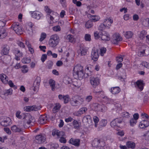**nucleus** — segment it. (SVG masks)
I'll list each match as a JSON object with an SVG mask.
<instances>
[{
    "label": "nucleus",
    "instance_id": "obj_1",
    "mask_svg": "<svg viewBox=\"0 0 149 149\" xmlns=\"http://www.w3.org/2000/svg\"><path fill=\"white\" fill-rule=\"evenodd\" d=\"M94 35L95 39L100 40L104 42L108 41L110 40L109 34L106 31H96L94 32Z\"/></svg>",
    "mask_w": 149,
    "mask_h": 149
},
{
    "label": "nucleus",
    "instance_id": "obj_55",
    "mask_svg": "<svg viewBox=\"0 0 149 149\" xmlns=\"http://www.w3.org/2000/svg\"><path fill=\"white\" fill-rule=\"evenodd\" d=\"M64 82L66 84H69L72 82V79L68 77H66L64 79Z\"/></svg>",
    "mask_w": 149,
    "mask_h": 149
},
{
    "label": "nucleus",
    "instance_id": "obj_56",
    "mask_svg": "<svg viewBox=\"0 0 149 149\" xmlns=\"http://www.w3.org/2000/svg\"><path fill=\"white\" fill-rule=\"evenodd\" d=\"M107 51L106 49L104 47H102L100 48V55L101 56H103L106 53Z\"/></svg>",
    "mask_w": 149,
    "mask_h": 149
},
{
    "label": "nucleus",
    "instance_id": "obj_13",
    "mask_svg": "<svg viewBox=\"0 0 149 149\" xmlns=\"http://www.w3.org/2000/svg\"><path fill=\"white\" fill-rule=\"evenodd\" d=\"M46 140V136L45 134H40L37 135L36 137V142L38 143L44 142Z\"/></svg>",
    "mask_w": 149,
    "mask_h": 149
},
{
    "label": "nucleus",
    "instance_id": "obj_45",
    "mask_svg": "<svg viewBox=\"0 0 149 149\" xmlns=\"http://www.w3.org/2000/svg\"><path fill=\"white\" fill-rule=\"evenodd\" d=\"M72 124L74 128L75 129H77L79 127L80 124L76 120H74Z\"/></svg>",
    "mask_w": 149,
    "mask_h": 149
},
{
    "label": "nucleus",
    "instance_id": "obj_7",
    "mask_svg": "<svg viewBox=\"0 0 149 149\" xmlns=\"http://www.w3.org/2000/svg\"><path fill=\"white\" fill-rule=\"evenodd\" d=\"M122 40V38L120 35L118 33H115L112 36L111 41L114 44H117Z\"/></svg>",
    "mask_w": 149,
    "mask_h": 149
},
{
    "label": "nucleus",
    "instance_id": "obj_11",
    "mask_svg": "<svg viewBox=\"0 0 149 149\" xmlns=\"http://www.w3.org/2000/svg\"><path fill=\"white\" fill-rule=\"evenodd\" d=\"M40 81V79L39 77H37L34 82L33 86L34 91L37 92L38 91Z\"/></svg>",
    "mask_w": 149,
    "mask_h": 149
},
{
    "label": "nucleus",
    "instance_id": "obj_30",
    "mask_svg": "<svg viewBox=\"0 0 149 149\" xmlns=\"http://www.w3.org/2000/svg\"><path fill=\"white\" fill-rule=\"evenodd\" d=\"M69 142L70 144L77 146L79 145L80 140L79 139L72 138L69 141Z\"/></svg>",
    "mask_w": 149,
    "mask_h": 149
},
{
    "label": "nucleus",
    "instance_id": "obj_47",
    "mask_svg": "<svg viewBox=\"0 0 149 149\" xmlns=\"http://www.w3.org/2000/svg\"><path fill=\"white\" fill-rule=\"evenodd\" d=\"M11 59V56L10 55H7L5 56L3 61L6 63H8L10 62Z\"/></svg>",
    "mask_w": 149,
    "mask_h": 149
},
{
    "label": "nucleus",
    "instance_id": "obj_33",
    "mask_svg": "<svg viewBox=\"0 0 149 149\" xmlns=\"http://www.w3.org/2000/svg\"><path fill=\"white\" fill-rule=\"evenodd\" d=\"M47 116L45 115L41 116L39 119V123L41 124H43L46 123L47 121Z\"/></svg>",
    "mask_w": 149,
    "mask_h": 149
},
{
    "label": "nucleus",
    "instance_id": "obj_41",
    "mask_svg": "<svg viewBox=\"0 0 149 149\" xmlns=\"http://www.w3.org/2000/svg\"><path fill=\"white\" fill-rule=\"evenodd\" d=\"M50 39L59 42V37L57 34H54L50 37Z\"/></svg>",
    "mask_w": 149,
    "mask_h": 149
},
{
    "label": "nucleus",
    "instance_id": "obj_28",
    "mask_svg": "<svg viewBox=\"0 0 149 149\" xmlns=\"http://www.w3.org/2000/svg\"><path fill=\"white\" fill-rule=\"evenodd\" d=\"M134 33L131 31H124L123 35L127 39H129L132 38Z\"/></svg>",
    "mask_w": 149,
    "mask_h": 149
},
{
    "label": "nucleus",
    "instance_id": "obj_22",
    "mask_svg": "<svg viewBox=\"0 0 149 149\" xmlns=\"http://www.w3.org/2000/svg\"><path fill=\"white\" fill-rule=\"evenodd\" d=\"M10 50L9 47L8 46L5 45L2 47L1 53L2 55H7L8 54Z\"/></svg>",
    "mask_w": 149,
    "mask_h": 149
},
{
    "label": "nucleus",
    "instance_id": "obj_52",
    "mask_svg": "<svg viewBox=\"0 0 149 149\" xmlns=\"http://www.w3.org/2000/svg\"><path fill=\"white\" fill-rule=\"evenodd\" d=\"M137 122V121L133 118H131L129 121L130 124V126L133 127L135 125Z\"/></svg>",
    "mask_w": 149,
    "mask_h": 149
},
{
    "label": "nucleus",
    "instance_id": "obj_27",
    "mask_svg": "<svg viewBox=\"0 0 149 149\" xmlns=\"http://www.w3.org/2000/svg\"><path fill=\"white\" fill-rule=\"evenodd\" d=\"M147 47L145 46H143L139 50L138 52V55L139 56L141 57L144 56L145 53V51L146 48H147Z\"/></svg>",
    "mask_w": 149,
    "mask_h": 149
},
{
    "label": "nucleus",
    "instance_id": "obj_4",
    "mask_svg": "<svg viewBox=\"0 0 149 149\" xmlns=\"http://www.w3.org/2000/svg\"><path fill=\"white\" fill-rule=\"evenodd\" d=\"M89 80L91 85L95 88L100 84V77H91Z\"/></svg>",
    "mask_w": 149,
    "mask_h": 149
},
{
    "label": "nucleus",
    "instance_id": "obj_5",
    "mask_svg": "<svg viewBox=\"0 0 149 149\" xmlns=\"http://www.w3.org/2000/svg\"><path fill=\"white\" fill-rule=\"evenodd\" d=\"M33 25L31 22H29L26 23L25 27V32L27 34L30 35H32L33 34Z\"/></svg>",
    "mask_w": 149,
    "mask_h": 149
},
{
    "label": "nucleus",
    "instance_id": "obj_38",
    "mask_svg": "<svg viewBox=\"0 0 149 149\" xmlns=\"http://www.w3.org/2000/svg\"><path fill=\"white\" fill-rule=\"evenodd\" d=\"M93 70V66L90 64L87 65L85 68V71L88 73L89 72L90 73L92 72Z\"/></svg>",
    "mask_w": 149,
    "mask_h": 149
},
{
    "label": "nucleus",
    "instance_id": "obj_53",
    "mask_svg": "<svg viewBox=\"0 0 149 149\" xmlns=\"http://www.w3.org/2000/svg\"><path fill=\"white\" fill-rule=\"evenodd\" d=\"M91 18L93 22H95L99 20L100 19V17L99 16L94 15L92 16Z\"/></svg>",
    "mask_w": 149,
    "mask_h": 149
},
{
    "label": "nucleus",
    "instance_id": "obj_59",
    "mask_svg": "<svg viewBox=\"0 0 149 149\" xmlns=\"http://www.w3.org/2000/svg\"><path fill=\"white\" fill-rule=\"evenodd\" d=\"M93 120L95 123V127H97L99 120V119L96 116H94L93 117Z\"/></svg>",
    "mask_w": 149,
    "mask_h": 149
},
{
    "label": "nucleus",
    "instance_id": "obj_64",
    "mask_svg": "<svg viewBox=\"0 0 149 149\" xmlns=\"http://www.w3.org/2000/svg\"><path fill=\"white\" fill-rule=\"evenodd\" d=\"M141 65L149 69V63L146 61H143L141 63Z\"/></svg>",
    "mask_w": 149,
    "mask_h": 149
},
{
    "label": "nucleus",
    "instance_id": "obj_21",
    "mask_svg": "<svg viewBox=\"0 0 149 149\" xmlns=\"http://www.w3.org/2000/svg\"><path fill=\"white\" fill-rule=\"evenodd\" d=\"M87 110L86 107H83L80 108L78 111L75 112L74 115L75 116H79L83 114Z\"/></svg>",
    "mask_w": 149,
    "mask_h": 149
},
{
    "label": "nucleus",
    "instance_id": "obj_16",
    "mask_svg": "<svg viewBox=\"0 0 149 149\" xmlns=\"http://www.w3.org/2000/svg\"><path fill=\"white\" fill-rule=\"evenodd\" d=\"M11 119L8 117H5L2 118L1 122V124L4 126H7L9 125L11 123Z\"/></svg>",
    "mask_w": 149,
    "mask_h": 149
},
{
    "label": "nucleus",
    "instance_id": "obj_42",
    "mask_svg": "<svg viewBox=\"0 0 149 149\" xmlns=\"http://www.w3.org/2000/svg\"><path fill=\"white\" fill-rule=\"evenodd\" d=\"M126 145L128 148H134L135 147V145L133 142L129 141L127 142Z\"/></svg>",
    "mask_w": 149,
    "mask_h": 149
},
{
    "label": "nucleus",
    "instance_id": "obj_2",
    "mask_svg": "<svg viewBox=\"0 0 149 149\" xmlns=\"http://www.w3.org/2000/svg\"><path fill=\"white\" fill-rule=\"evenodd\" d=\"M73 70V74L77 75L79 80L82 79L84 74L82 66L79 64L76 65L74 66Z\"/></svg>",
    "mask_w": 149,
    "mask_h": 149
},
{
    "label": "nucleus",
    "instance_id": "obj_8",
    "mask_svg": "<svg viewBox=\"0 0 149 149\" xmlns=\"http://www.w3.org/2000/svg\"><path fill=\"white\" fill-rule=\"evenodd\" d=\"M23 120L24 123L25 124H29L34 121L33 118L28 113H25Z\"/></svg>",
    "mask_w": 149,
    "mask_h": 149
},
{
    "label": "nucleus",
    "instance_id": "obj_25",
    "mask_svg": "<svg viewBox=\"0 0 149 149\" xmlns=\"http://www.w3.org/2000/svg\"><path fill=\"white\" fill-rule=\"evenodd\" d=\"M109 91L112 94L115 95L120 92V89L119 87H113L109 89Z\"/></svg>",
    "mask_w": 149,
    "mask_h": 149
},
{
    "label": "nucleus",
    "instance_id": "obj_26",
    "mask_svg": "<svg viewBox=\"0 0 149 149\" xmlns=\"http://www.w3.org/2000/svg\"><path fill=\"white\" fill-rule=\"evenodd\" d=\"M135 87L139 88L141 91L143 89V84L142 81L139 80L137 81L135 84Z\"/></svg>",
    "mask_w": 149,
    "mask_h": 149
},
{
    "label": "nucleus",
    "instance_id": "obj_36",
    "mask_svg": "<svg viewBox=\"0 0 149 149\" xmlns=\"http://www.w3.org/2000/svg\"><path fill=\"white\" fill-rule=\"evenodd\" d=\"M146 34V32L144 30H143L139 34L138 36L141 40H143L145 38Z\"/></svg>",
    "mask_w": 149,
    "mask_h": 149
},
{
    "label": "nucleus",
    "instance_id": "obj_6",
    "mask_svg": "<svg viewBox=\"0 0 149 149\" xmlns=\"http://www.w3.org/2000/svg\"><path fill=\"white\" fill-rule=\"evenodd\" d=\"M13 29L18 35H20L22 33L23 30L22 26L18 23H14L12 26Z\"/></svg>",
    "mask_w": 149,
    "mask_h": 149
},
{
    "label": "nucleus",
    "instance_id": "obj_39",
    "mask_svg": "<svg viewBox=\"0 0 149 149\" xmlns=\"http://www.w3.org/2000/svg\"><path fill=\"white\" fill-rule=\"evenodd\" d=\"M58 43V42H57L51 39H49V46L52 47H54L56 46Z\"/></svg>",
    "mask_w": 149,
    "mask_h": 149
},
{
    "label": "nucleus",
    "instance_id": "obj_37",
    "mask_svg": "<svg viewBox=\"0 0 149 149\" xmlns=\"http://www.w3.org/2000/svg\"><path fill=\"white\" fill-rule=\"evenodd\" d=\"M49 84L50 86L51 87L52 90H54L55 87V82L52 79H50L49 81Z\"/></svg>",
    "mask_w": 149,
    "mask_h": 149
},
{
    "label": "nucleus",
    "instance_id": "obj_49",
    "mask_svg": "<svg viewBox=\"0 0 149 149\" xmlns=\"http://www.w3.org/2000/svg\"><path fill=\"white\" fill-rule=\"evenodd\" d=\"M107 123V120L105 119H103L101 120L99 123V125L102 127H105L106 126Z\"/></svg>",
    "mask_w": 149,
    "mask_h": 149
},
{
    "label": "nucleus",
    "instance_id": "obj_12",
    "mask_svg": "<svg viewBox=\"0 0 149 149\" xmlns=\"http://www.w3.org/2000/svg\"><path fill=\"white\" fill-rule=\"evenodd\" d=\"M98 49L96 48H93L92 50L91 57L94 61H96L98 58L99 55Z\"/></svg>",
    "mask_w": 149,
    "mask_h": 149
},
{
    "label": "nucleus",
    "instance_id": "obj_51",
    "mask_svg": "<svg viewBox=\"0 0 149 149\" xmlns=\"http://www.w3.org/2000/svg\"><path fill=\"white\" fill-rule=\"evenodd\" d=\"M22 72L24 73H27L29 71V68L26 65H23L22 67Z\"/></svg>",
    "mask_w": 149,
    "mask_h": 149
},
{
    "label": "nucleus",
    "instance_id": "obj_10",
    "mask_svg": "<svg viewBox=\"0 0 149 149\" xmlns=\"http://www.w3.org/2000/svg\"><path fill=\"white\" fill-rule=\"evenodd\" d=\"M81 99L79 97L77 96H75L73 97L70 100V104L72 106H76L81 104V102H80Z\"/></svg>",
    "mask_w": 149,
    "mask_h": 149
},
{
    "label": "nucleus",
    "instance_id": "obj_14",
    "mask_svg": "<svg viewBox=\"0 0 149 149\" xmlns=\"http://www.w3.org/2000/svg\"><path fill=\"white\" fill-rule=\"evenodd\" d=\"M13 52L15 55V58L17 61L19 60L20 58L23 56V54L17 49H14L13 50Z\"/></svg>",
    "mask_w": 149,
    "mask_h": 149
},
{
    "label": "nucleus",
    "instance_id": "obj_61",
    "mask_svg": "<svg viewBox=\"0 0 149 149\" xmlns=\"http://www.w3.org/2000/svg\"><path fill=\"white\" fill-rule=\"evenodd\" d=\"M122 117L125 118H128L130 117V114L128 112L126 111H123L121 113Z\"/></svg>",
    "mask_w": 149,
    "mask_h": 149
},
{
    "label": "nucleus",
    "instance_id": "obj_3",
    "mask_svg": "<svg viewBox=\"0 0 149 149\" xmlns=\"http://www.w3.org/2000/svg\"><path fill=\"white\" fill-rule=\"evenodd\" d=\"M7 20L3 19L0 20V39H3L7 36V33L3 27L5 25Z\"/></svg>",
    "mask_w": 149,
    "mask_h": 149
},
{
    "label": "nucleus",
    "instance_id": "obj_63",
    "mask_svg": "<svg viewBox=\"0 0 149 149\" xmlns=\"http://www.w3.org/2000/svg\"><path fill=\"white\" fill-rule=\"evenodd\" d=\"M107 29V27L103 23L100 24L98 28L101 31H102Z\"/></svg>",
    "mask_w": 149,
    "mask_h": 149
},
{
    "label": "nucleus",
    "instance_id": "obj_15",
    "mask_svg": "<svg viewBox=\"0 0 149 149\" xmlns=\"http://www.w3.org/2000/svg\"><path fill=\"white\" fill-rule=\"evenodd\" d=\"M29 13L32 17L37 19H40L42 16V14L38 11H30Z\"/></svg>",
    "mask_w": 149,
    "mask_h": 149
},
{
    "label": "nucleus",
    "instance_id": "obj_9",
    "mask_svg": "<svg viewBox=\"0 0 149 149\" xmlns=\"http://www.w3.org/2000/svg\"><path fill=\"white\" fill-rule=\"evenodd\" d=\"M13 90L12 88H10L6 89L0 93V96L4 99L6 98V96L11 95L13 94Z\"/></svg>",
    "mask_w": 149,
    "mask_h": 149
},
{
    "label": "nucleus",
    "instance_id": "obj_18",
    "mask_svg": "<svg viewBox=\"0 0 149 149\" xmlns=\"http://www.w3.org/2000/svg\"><path fill=\"white\" fill-rule=\"evenodd\" d=\"M103 22L107 28L109 29L113 22V20L110 17H107L103 20Z\"/></svg>",
    "mask_w": 149,
    "mask_h": 149
},
{
    "label": "nucleus",
    "instance_id": "obj_40",
    "mask_svg": "<svg viewBox=\"0 0 149 149\" xmlns=\"http://www.w3.org/2000/svg\"><path fill=\"white\" fill-rule=\"evenodd\" d=\"M61 107V105L59 103H56L55 106L53 108L52 111L53 113H55L58 112L59 110Z\"/></svg>",
    "mask_w": 149,
    "mask_h": 149
},
{
    "label": "nucleus",
    "instance_id": "obj_35",
    "mask_svg": "<svg viewBox=\"0 0 149 149\" xmlns=\"http://www.w3.org/2000/svg\"><path fill=\"white\" fill-rule=\"evenodd\" d=\"M11 130L13 132H19L22 131V129L19 126L16 125L12 126Z\"/></svg>",
    "mask_w": 149,
    "mask_h": 149
},
{
    "label": "nucleus",
    "instance_id": "obj_43",
    "mask_svg": "<svg viewBox=\"0 0 149 149\" xmlns=\"http://www.w3.org/2000/svg\"><path fill=\"white\" fill-rule=\"evenodd\" d=\"M78 52L81 53L82 56L85 55L87 54V50L84 47H81Z\"/></svg>",
    "mask_w": 149,
    "mask_h": 149
},
{
    "label": "nucleus",
    "instance_id": "obj_29",
    "mask_svg": "<svg viewBox=\"0 0 149 149\" xmlns=\"http://www.w3.org/2000/svg\"><path fill=\"white\" fill-rule=\"evenodd\" d=\"M62 132H60L57 130H53L52 133V135L56 138H59L61 136Z\"/></svg>",
    "mask_w": 149,
    "mask_h": 149
},
{
    "label": "nucleus",
    "instance_id": "obj_46",
    "mask_svg": "<svg viewBox=\"0 0 149 149\" xmlns=\"http://www.w3.org/2000/svg\"><path fill=\"white\" fill-rule=\"evenodd\" d=\"M100 106L101 107L100 108L95 107L94 109V110L97 111H101L103 112L107 110V107L104 105H103V106L104 109H103L101 107V106L100 105Z\"/></svg>",
    "mask_w": 149,
    "mask_h": 149
},
{
    "label": "nucleus",
    "instance_id": "obj_19",
    "mask_svg": "<svg viewBox=\"0 0 149 149\" xmlns=\"http://www.w3.org/2000/svg\"><path fill=\"white\" fill-rule=\"evenodd\" d=\"M102 143H103V142L101 143L100 140L95 139L93 142L92 145L93 147L97 148L98 149H103V147L100 146V144Z\"/></svg>",
    "mask_w": 149,
    "mask_h": 149
},
{
    "label": "nucleus",
    "instance_id": "obj_24",
    "mask_svg": "<svg viewBox=\"0 0 149 149\" xmlns=\"http://www.w3.org/2000/svg\"><path fill=\"white\" fill-rule=\"evenodd\" d=\"M0 79L2 82L4 84H7L8 83V77L4 74H0Z\"/></svg>",
    "mask_w": 149,
    "mask_h": 149
},
{
    "label": "nucleus",
    "instance_id": "obj_17",
    "mask_svg": "<svg viewBox=\"0 0 149 149\" xmlns=\"http://www.w3.org/2000/svg\"><path fill=\"white\" fill-rule=\"evenodd\" d=\"M118 122V123H122V119L121 118H117L112 120L110 123L111 126L114 128L116 130H117L118 124H116V123Z\"/></svg>",
    "mask_w": 149,
    "mask_h": 149
},
{
    "label": "nucleus",
    "instance_id": "obj_60",
    "mask_svg": "<svg viewBox=\"0 0 149 149\" xmlns=\"http://www.w3.org/2000/svg\"><path fill=\"white\" fill-rule=\"evenodd\" d=\"M63 100L64 103L66 104L68 103L70 100V101L71 100L69 95H65Z\"/></svg>",
    "mask_w": 149,
    "mask_h": 149
},
{
    "label": "nucleus",
    "instance_id": "obj_50",
    "mask_svg": "<svg viewBox=\"0 0 149 149\" xmlns=\"http://www.w3.org/2000/svg\"><path fill=\"white\" fill-rule=\"evenodd\" d=\"M85 26L86 28H90L93 26V22L91 21H88L86 23Z\"/></svg>",
    "mask_w": 149,
    "mask_h": 149
},
{
    "label": "nucleus",
    "instance_id": "obj_31",
    "mask_svg": "<svg viewBox=\"0 0 149 149\" xmlns=\"http://www.w3.org/2000/svg\"><path fill=\"white\" fill-rule=\"evenodd\" d=\"M24 109L25 111L29 112L32 111H36L37 108L34 106H27L24 107Z\"/></svg>",
    "mask_w": 149,
    "mask_h": 149
},
{
    "label": "nucleus",
    "instance_id": "obj_20",
    "mask_svg": "<svg viewBox=\"0 0 149 149\" xmlns=\"http://www.w3.org/2000/svg\"><path fill=\"white\" fill-rule=\"evenodd\" d=\"M83 122L84 123H86V124H88V125L89 126L92 124L91 117L89 115H87L84 116L83 119Z\"/></svg>",
    "mask_w": 149,
    "mask_h": 149
},
{
    "label": "nucleus",
    "instance_id": "obj_23",
    "mask_svg": "<svg viewBox=\"0 0 149 149\" xmlns=\"http://www.w3.org/2000/svg\"><path fill=\"white\" fill-rule=\"evenodd\" d=\"M149 126V121L147 120H143L139 123V126L141 128H144Z\"/></svg>",
    "mask_w": 149,
    "mask_h": 149
},
{
    "label": "nucleus",
    "instance_id": "obj_54",
    "mask_svg": "<svg viewBox=\"0 0 149 149\" xmlns=\"http://www.w3.org/2000/svg\"><path fill=\"white\" fill-rule=\"evenodd\" d=\"M56 16L55 15L49 14L48 15H47V17L50 20V21H49V22L50 24H52L53 22V20L54 17H53V16Z\"/></svg>",
    "mask_w": 149,
    "mask_h": 149
},
{
    "label": "nucleus",
    "instance_id": "obj_62",
    "mask_svg": "<svg viewBox=\"0 0 149 149\" xmlns=\"http://www.w3.org/2000/svg\"><path fill=\"white\" fill-rule=\"evenodd\" d=\"M84 39L86 41H90L91 40V36L90 34H86L84 36Z\"/></svg>",
    "mask_w": 149,
    "mask_h": 149
},
{
    "label": "nucleus",
    "instance_id": "obj_58",
    "mask_svg": "<svg viewBox=\"0 0 149 149\" xmlns=\"http://www.w3.org/2000/svg\"><path fill=\"white\" fill-rule=\"evenodd\" d=\"M47 35L45 33L42 32L41 33L40 36V38L39 39V41L42 42L43 40L46 38Z\"/></svg>",
    "mask_w": 149,
    "mask_h": 149
},
{
    "label": "nucleus",
    "instance_id": "obj_57",
    "mask_svg": "<svg viewBox=\"0 0 149 149\" xmlns=\"http://www.w3.org/2000/svg\"><path fill=\"white\" fill-rule=\"evenodd\" d=\"M22 62L24 64L28 63L31 61L30 59L28 57H25L23 58L22 60Z\"/></svg>",
    "mask_w": 149,
    "mask_h": 149
},
{
    "label": "nucleus",
    "instance_id": "obj_34",
    "mask_svg": "<svg viewBox=\"0 0 149 149\" xmlns=\"http://www.w3.org/2000/svg\"><path fill=\"white\" fill-rule=\"evenodd\" d=\"M45 11L48 14V15L51 14L55 15L56 16L58 15V14L52 11L49 7L46 6L45 7Z\"/></svg>",
    "mask_w": 149,
    "mask_h": 149
},
{
    "label": "nucleus",
    "instance_id": "obj_32",
    "mask_svg": "<svg viewBox=\"0 0 149 149\" xmlns=\"http://www.w3.org/2000/svg\"><path fill=\"white\" fill-rule=\"evenodd\" d=\"M25 113H21V112L19 110L16 111L15 113V116L17 118L19 119H23Z\"/></svg>",
    "mask_w": 149,
    "mask_h": 149
},
{
    "label": "nucleus",
    "instance_id": "obj_48",
    "mask_svg": "<svg viewBox=\"0 0 149 149\" xmlns=\"http://www.w3.org/2000/svg\"><path fill=\"white\" fill-rule=\"evenodd\" d=\"M67 40H68L69 41L71 42H74V40L72 35H68L66 37Z\"/></svg>",
    "mask_w": 149,
    "mask_h": 149
},
{
    "label": "nucleus",
    "instance_id": "obj_44",
    "mask_svg": "<svg viewBox=\"0 0 149 149\" xmlns=\"http://www.w3.org/2000/svg\"><path fill=\"white\" fill-rule=\"evenodd\" d=\"M47 55L49 56H52L53 58H56L58 56L56 54L53 53L50 50L47 52Z\"/></svg>",
    "mask_w": 149,
    "mask_h": 149
}]
</instances>
